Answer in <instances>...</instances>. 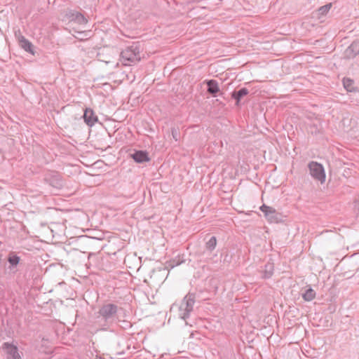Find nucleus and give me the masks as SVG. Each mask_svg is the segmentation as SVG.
Wrapping results in <instances>:
<instances>
[{
  "label": "nucleus",
  "mask_w": 359,
  "mask_h": 359,
  "mask_svg": "<svg viewBox=\"0 0 359 359\" xmlns=\"http://www.w3.org/2000/svg\"><path fill=\"white\" fill-rule=\"evenodd\" d=\"M130 156L137 163H144L151 160L149 153L144 150H134Z\"/></svg>",
  "instance_id": "obj_8"
},
{
  "label": "nucleus",
  "mask_w": 359,
  "mask_h": 359,
  "mask_svg": "<svg viewBox=\"0 0 359 359\" xmlns=\"http://www.w3.org/2000/svg\"><path fill=\"white\" fill-rule=\"evenodd\" d=\"M308 168L311 176L314 180L319 181L321 184L325 182V172L321 163L316 161H311L308 164Z\"/></svg>",
  "instance_id": "obj_3"
},
{
  "label": "nucleus",
  "mask_w": 359,
  "mask_h": 359,
  "mask_svg": "<svg viewBox=\"0 0 359 359\" xmlns=\"http://www.w3.org/2000/svg\"><path fill=\"white\" fill-rule=\"evenodd\" d=\"M44 181L50 186L55 189H61L63 187V180L60 174L57 171L49 170L44 175Z\"/></svg>",
  "instance_id": "obj_7"
},
{
  "label": "nucleus",
  "mask_w": 359,
  "mask_h": 359,
  "mask_svg": "<svg viewBox=\"0 0 359 359\" xmlns=\"http://www.w3.org/2000/svg\"><path fill=\"white\" fill-rule=\"evenodd\" d=\"M355 208H356L358 210V211L359 212V194H358V197L355 199Z\"/></svg>",
  "instance_id": "obj_22"
},
{
  "label": "nucleus",
  "mask_w": 359,
  "mask_h": 359,
  "mask_svg": "<svg viewBox=\"0 0 359 359\" xmlns=\"http://www.w3.org/2000/svg\"><path fill=\"white\" fill-rule=\"evenodd\" d=\"M259 209L264 213L269 222L279 223L283 221V214L278 212L273 207L263 204Z\"/></svg>",
  "instance_id": "obj_4"
},
{
  "label": "nucleus",
  "mask_w": 359,
  "mask_h": 359,
  "mask_svg": "<svg viewBox=\"0 0 359 359\" xmlns=\"http://www.w3.org/2000/svg\"><path fill=\"white\" fill-rule=\"evenodd\" d=\"M176 134H174V132L172 131V137L175 138Z\"/></svg>",
  "instance_id": "obj_25"
},
{
  "label": "nucleus",
  "mask_w": 359,
  "mask_h": 359,
  "mask_svg": "<svg viewBox=\"0 0 359 359\" xmlns=\"http://www.w3.org/2000/svg\"><path fill=\"white\" fill-rule=\"evenodd\" d=\"M15 36L18 38L19 46L24 49L26 52L34 55V46L31 41L27 39L24 36L21 35L20 33L18 35L15 34Z\"/></svg>",
  "instance_id": "obj_11"
},
{
  "label": "nucleus",
  "mask_w": 359,
  "mask_h": 359,
  "mask_svg": "<svg viewBox=\"0 0 359 359\" xmlns=\"http://www.w3.org/2000/svg\"><path fill=\"white\" fill-rule=\"evenodd\" d=\"M204 83L207 85V92L215 97L223 95L221 92L218 82L215 79L205 80Z\"/></svg>",
  "instance_id": "obj_10"
},
{
  "label": "nucleus",
  "mask_w": 359,
  "mask_h": 359,
  "mask_svg": "<svg viewBox=\"0 0 359 359\" xmlns=\"http://www.w3.org/2000/svg\"><path fill=\"white\" fill-rule=\"evenodd\" d=\"M344 58L353 59L359 55V39L353 41L345 50Z\"/></svg>",
  "instance_id": "obj_12"
},
{
  "label": "nucleus",
  "mask_w": 359,
  "mask_h": 359,
  "mask_svg": "<svg viewBox=\"0 0 359 359\" xmlns=\"http://www.w3.org/2000/svg\"><path fill=\"white\" fill-rule=\"evenodd\" d=\"M302 297L306 302L312 301L316 297V292L309 287L302 294Z\"/></svg>",
  "instance_id": "obj_20"
},
{
  "label": "nucleus",
  "mask_w": 359,
  "mask_h": 359,
  "mask_svg": "<svg viewBox=\"0 0 359 359\" xmlns=\"http://www.w3.org/2000/svg\"><path fill=\"white\" fill-rule=\"evenodd\" d=\"M194 303L195 294L188 293L182 299L179 307V316L185 321L186 325L189 324L187 319L193 311Z\"/></svg>",
  "instance_id": "obj_1"
},
{
  "label": "nucleus",
  "mask_w": 359,
  "mask_h": 359,
  "mask_svg": "<svg viewBox=\"0 0 359 359\" xmlns=\"http://www.w3.org/2000/svg\"><path fill=\"white\" fill-rule=\"evenodd\" d=\"M176 134H174V132L172 131V137L175 138Z\"/></svg>",
  "instance_id": "obj_24"
},
{
  "label": "nucleus",
  "mask_w": 359,
  "mask_h": 359,
  "mask_svg": "<svg viewBox=\"0 0 359 359\" xmlns=\"http://www.w3.org/2000/svg\"><path fill=\"white\" fill-rule=\"evenodd\" d=\"M84 122L89 127H92L95 123L98 122V117L95 115L94 111L90 108H86L83 115Z\"/></svg>",
  "instance_id": "obj_13"
},
{
  "label": "nucleus",
  "mask_w": 359,
  "mask_h": 359,
  "mask_svg": "<svg viewBox=\"0 0 359 359\" xmlns=\"http://www.w3.org/2000/svg\"><path fill=\"white\" fill-rule=\"evenodd\" d=\"M332 6V4L328 3L323 6H320L317 11H316L314 14L318 18H320L322 16H325L328 13Z\"/></svg>",
  "instance_id": "obj_17"
},
{
  "label": "nucleus",
  "mask_w": 359,
  "mask_h": 359,
  "mask_svg": "<svg viewBox=\"0 0 359 359\" xmlns=\"http://www.w3.org/2000/svg\"><path fill=\"white\" fill-rule=\"evenodd\" d=\"M217 245V238L215 236H211L210 238L205 243V248L207 250L212 252L213 251Z\"/></svg>",
  "instance_id": "obj_21"
},
{
  "label": "nucleus",
  "mask_w": 359,
  "mask_h": 359,
  "mask_svg": "<svg viewBox=\"0 0 359 359\" xmlns=\"http://www.w3.org/2000/svg\"><path fill=\"white\" fill-rule=\"evenodd\" d=\"M8 266L6 269L10 273H15L18 271V268L22 265L21 257L18 255V252L10 251L6 257Z\"/></svg>",
  "instance_id": "obj_5"
},
{
  "label": "nucleus",
  "mask_w": 359,
  "mask_h": 359,
  "mask_svg": "<svg viewBox=\"0 0 359 359\" xmlns=\"http://www.w3.org/2000/svg\"><path fill=\"white\" fill-rule=\"evenodd\" d=\"M184 262H185V259L184 258V255H182V256L177 255L175 258L170 259L168 262V265L170 268H174V267L179 266Z\"/></svg>",
  "instance_id": "obj_18"
},
{
  "label": "nucleus",
  "mask_w": 359,
  "mask_h": 359,
  "mask_svg": "<svg viewBox=\"0 0 359 359\" xmlns=\"http://www.w3.org/2000/svg\"><path fill=\"white\" fill-rule=\"evenodd\" d=\"M67 16L71 21H74L79 25H85L88 22L87 19L79 12L69 11Z\"/></svg>",
  "instance_id": "obj_15"
},
{
  "label": "nucleus",
  "mask_w": 359,
  "mask_h": 359,
  "mask_svg": "<svg viewBox=\"0 0 359 359\" xmlns=\"http://www.w3.org/2000/svg\"><path fill=\"white\" fill-rule=\"evenodd\" d=\"M227 259H228V255H227V254H226V255H225V257H224V262H225V261H227Z\"/></svg>",
  "instance_id": "obj_23"
},
{
  "label": "nucleus",
  "mask_w": 359,
  "mask_h": 359,
  "mask_svg": "<svg viewBox=\"0 0 359 359\" xmlns=\"http://www.w3.org/2000/svg\"><path fill=\"white\" fill-rule=\"evenodd\" d=\"M342 81L344 87L347 91H355L354 81L353 79L350 78H344Z\"/></svg>",
  "instance_id": "obj_19"
},
{
  "label": "nucleus",
  "mask_w": 359,
  "mask_h": 359,
  "mask_svg": "<svg viewBox=\"0 0 359 359\" xmlns=\"http://www.w3.org/2000/svg\"><path fill=\"white\" fill-rule=\"evenodd\" d=\"M249 94V90L247 88H241L238 90H233L231 93V97L236 101L237 107L241 106V100Z\"/></svg>",
  "instance_id": "obj_14"
},
{
  "label": "nucleus",
  "mask_w": 359,
  "mask_h": 359,
  "mask_svg": "<svg viewBox=\"0 0 359 359\" xmlns=\"http://www.w3.org/2000/svg\"><path fill=\"white\" fill-rule=\"evenodd\" d=\"M2 348L6 351L7 359H21L18 352V348L15 345L8 342H4L2 344Z\"/></svg>",
  "instance_id": "obj_9"
},
{
  "label": "nucleus",
  "mask_w": 359,
  "mask_h": 359,
  "mask_svg": "<svg viewBox=\"0 0 359 359\" xmlns=\"http://www.w3.org/2000/svg\"><path fill=\"white\" fill-rule=\"evenodd\" d=\"M122 61L136 63L140 61V46L138 43H134L133 45L127 47L121 53Z\"/></svg>",
  "instance_id": "obj_2"
},
{
  "label": "nucleus",
  "mask_w": 359,
  "mask_h": 359,
  "mask_svg": "<svg viewBox=\"0 0 359 359\" xmlns=\"http://www.w3.org/2000/svg\"><path fill=\"white\" fill-rule=\"evenodd\" d=\"M274 266L271 263H267L264 266V269L261 271L263 279H269L273 274Z\"/></svg>",
  "instance_id": "obj_16"
},
{
  "label": "nucleus",
  "mask_w": 359,
  "mask_h": 359,
  "mask_svg": "<svg viewBox=\"0 0 359 359\" xmlns=\"http://www.w3.org/2000/svg\"><path fill=\"white\" fill-rule=\"evenodd\" d=\"M118 308L116 304H107L103 305L99 310L100 316L104 320L105 322H112L114 317L118 312Z\"/></svg>",
  "instance_id": "obj_6"
}]
</instances>
